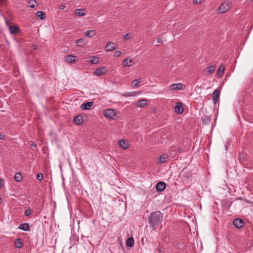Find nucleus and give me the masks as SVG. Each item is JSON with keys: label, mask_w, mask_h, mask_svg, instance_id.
<instances>
[{"label": "nucleus", "mask_w": 253, "mask_h": 253, "mask_svg": "<svg viewBox=\"0 0 253 253\" xmlns=\"http://www.w3.org/2000/svg\"><path fill=\"white\" fill-rule=\"evenodd\" d=\"M180 151H181V149H178V152H180Z\"/></svg>", "instance_id": "nucleus-51"}, {"label": "nucleus", "mask_w": 253, "mask_h": 253, "mask_svg": "<svg viewBox=\"0 0 253 253\" xmlns=\"http://www.w3.org/2000/svg\"><path fill=\"white\" fill-rule=\"evenodd\" d=\"M175 112L178 114H181L183 111L184 108L182 106L180 102H177L174 108Z\"/></svg>", "instance_id": "nucleus-7"}, {"label": "nucleus", "mask_w": 253, "mask_h": 253, "mask_svg": "<svg viewBox=\"0 0 253 253\" xmlns=\"http://www.w3.org/2000/svg\"><path fill=\"white\" fill-rule=\"evenodd\" d=\"M183 84L180 83L174 84L170 85L169 88L171 90H181L183 88Z\"/></svg>", "instance_id": "nucleus-8"}, {"label": "nucleus", "mask_w": 253, "mask_h": 253, "mask_svg": "<svg viewBox=\"0 0 253 253\" xmlns=\"http://www.w3.org/2000/svg\"><path fill=\"white\" fill-rule=\"evenodd\" d=\"M93 102L92 101L90 102H86L84 104H83L81 108L82 110H88L90 108V107L92 106Z\"/></svg>", "instance_id": "nucleus-9"}, {"label": "nucleus", "mask_w": 253, "mask_h": 253, "mask_svg": "<svg viewBox=\"0 0 253 253\" xmlns=\"http://www.w3.org/2000/svg\"><path fill=\"white\" fill-rule=\"evenodd\" d=\"M104 115L107 118L113 119H114V117L116 115V113L115 110L108 109L104 111Z\"/></svg>", "instance_id": "nucleus-3"}, {"label": "nucleus", "mask_w": 253, "mask_h": 253, "mask_svg": "<svg viewBox=\"0 0 253 253\" xmlns=\"http://www.w3.org/2000/svg\"><path fill=\"white\" fill-rule=\"evenodd\" d=\"M84 9H77L75 10V14L79 16H84L85 13L83 12Z\"/></svg>", "instance_id": "nucleus-26"}, {"label": "nucleus", "mask_w": 253, "mask_h": 253, "mask_svg": "<svg viewBox=\"0 0 253 253\" xmlns=\"http://www.w3.org/2000/svg\"><path fill=\"white\" fill-rule=\"evenodd\" d=\"M147 105V104L146 103V100L145 99L140 100L137 103V106L140 107H144Z\"/></svg>", "instance_id": "nucleus-23"}, {"label": "nucleus", "mask_w": 253, "mask_h": 253, "mask_svg": "<svg viewBox=\"0 0 253 253\" xmlns=\"http://www.w3.org/2000/svg\"><path fill=\"white\" fill-rule=\"evenodd\" d=\"M231 203L229 201L225 200L223 202L222 207L223 208V210L227 211L230 207Z\"/></svg>", "instance_id": "nucleus-18"}, {"label": "nucleus", "mask_w": 253, "mask_h": 253, "mask_svg": "<svg viewBox=\"0 0 253 253\" xmlns=\"http://www.w3.org/2000/svg\"><path fill=\"white\" fill-rule=\"evenodd\" d=\"M107 72L106 67H99L97 68L94 74L96 76H101L104 75Z\"/></svg>", "instance_id": "nucleus-5"}, {"label": "nucleus", "mask_w": 253, "mask_h": 253, "mask_svg": "<svg viewBox=\"0 0 253 253\" xmlns=\"http://www.w3.org/2000/svg\"><path fill=\"white\" fill-rule=\"evenodd\" d=\"M139 82L137 81V80H136V79L132 82V85L134 87H138L139 86Z\"/></svg>", "instance_id": "nucleus-31"}, {"label": "nucleus", "mask_w": 253, "mask_h": 253, "mask_svg": "<svg viewBox=\"0 0 253 253\" xmlns=\"http://www.w3.org/2000/svg\"><path fill=\"white\" fill-rule=\"evenodd\" d=\"M150 223V226L154 227V226H158L159 222H149Z\"/></svg>", "instance_id": "nucleus-36"}, {"label": "nucleus", "mask_w": 253, "mask_h": 253, "mask_svg": "<svg viewBox=\"0 0 253 253\" xmlns=\"http://www.w3.org/2000/svg\"><path fill=\"white\" fill-rule=\"evenodd\" d=\"M220 90L215 89L212 94V98H219L220 96Z\"/></svg>", "instance_id": "nucleus-27"}, {"label": "nucleus", "mask_w": 253, "mask_h": 253, "mask_svg": "<svg viewBox=\"0 0 253 253\" xmlns=\"http://www.w3.org/2000/svg\"><path fill=\"white\" fill-rule=\"evenodd\" d=\"M136 80L139 82V84L142 82L141 78H139V79H136Z\"/></svg>", "instance_id": "nucleus-45"}, {"label": "nucleus", "mask_w": 253, "mask_h": 253, "mask_svg": "<svg viewBox=\"0 0 253 253\" xmlns=\"http://www.w3.org/2000/svg\"><path fill=\"white\" fill-rule=\"evenodd\" d=\"M37 48V45H34V49H36Z\"/></svg>", "instance_id": "nucleus-50"}, {"label": "nucleus", "mask_w": 253, "mask_h": 253, "mask_svg": "<svg viewBox=\"0 0 253 253\" xmlns=\"http://www.w3.org/2000/svg\"><path fill=\"white\" fill-rule=\"evenodd\" d=\"M18 228L24 231H28L29 228V226L27 223H24L21 224L18 227Z\"/></svg>", "instance_id": "nucleus-21"}, {"label": "nucleus", "mask_w": 253, "mask_h": 253, "mask_svg": "<svg viewBox=\"0 0 253 253\" xmlns=\"http://www.w3.org/2000/svg\"><path fill=\"white\" fill-rule=\"evenodd\" d=\"M31 213H32V210L31 209H27L25 211L24 214L26 216H28L31 214Z\"/></svg>", "instance_id": "nucleus-32"}, {"label": "nucleus", "mask_w": 253, "mask_h": 253, "mask_svg": "<svg viewBox=\"0 0 253 253\" xmlns=\"http://www.w3.org/2000/svg\"><path fill=\"white\" fill-rule=\"evenodd\" d=\"M215 68H216L215 66H213V65L209 66V67H208L206 68L207 74L209 75H211L213 73V72L214 71Z\"/></svg>", "instance_id": "nucleus-15"}, {"label": "nucleus", "mask_w": 253, "mask_h": 253, "mask_svg": "<svg viewBox=\"0 0 253 253\" xmlns=\"http://www.w3.org/2000/svg\"><path fill=\"white\" fill-rule=\"evenodd\" d=\"M2 186V180L1 179H0V188H1Z\"/></svg>", "instance_id": "nucleus-46"}, {"label": "nucleus", "mask_w": 253, "mask_h": 253, "mask_svg": "<svg viewBox=\"0 0 253 253\" xmlns=\"http://www.w3.org/2000/svg\"><path fill=\"white\" fill-rule=\"evenodd\" d=\"M30 7H32V8H34L35 7V5L34 4H32L30 5Z\"/></svg>", "instance_id": "nucleus-48"}, {"label": "nucleus", "mask_w": 253, "mask_h": 253, "mask_svg": "<svg viewBox=\"0 0 253 253\" xmlns=\"http://www.w3.org/2000/svg\"><path fill=\"white\" fill-rule=\"evenodd\" d=\"M233 221H244L243 220L240 218H236L233 220Z\"/></svg>", "instance_id": "nucleus-39"}, {"label": "nucleus", "mask_w": 253, "mask_h": 253, "mask_svg": "<svg viewBox=\"0 0 253 253\" xmlns=\"http://www.w3.org/2000/svg\"><path fill=\"white\" fill-rule=\"evenodd\" d=\"M76 43L77 46L80 47L83 46L85 44V41L84 39H79L76 41Z\"/></svg>", "instance_id": "nucleus-22"}, {"label": "nucleus", "mask_w": 253, "mask_h": 253, "mask_svg": "<svg viewBox=\"0 0 253 253\" xmlns=\"http://www.w3.org/2000/svg\"><path fill=\"white\" fill-rule=\"evenodd\" d=\"M207 119L208 120V121H210L211 119V116H209V117H207Z\"/></svg>", "instance_id": "nucleus-47"}, {"label": "nucleus", "mask_w": 253, "mask_h": 253, "mask_svg": "<svg viewBox=\"0 0 253 253\" xmlns=\"http://www.w3.org/2000/svg\"><path fill=\"white\" fill-rule=\"evenodd\" d=\"M134 239L132 237H129L127 239L126 241V247H133L134 246Z\"/></svg>", "instance_id": "nucleus-13"}, {"label": "nucleus", "mask_w": 253, "mask_h": 253, "mask_svg": "<svg viewBox=\"0 0 253 253\" xmlns=\"http://www.w3.org/2000/svg\"><path fill=\"white\" fill-rule=\"evenodd\" d=\"M157 42H159V43H163V41L161 39H160V38H157Z\"/></svg>", "instance_id": "nucleus-43"}, {"label": "nucleus", "mask_w": 253, "mask_h": 253, "mask_svg": "<svg viewBox=\"0 0 253 253\" xmlns=\"http://www.w3.org/2000/svg\"><path fill=\"white\" fill-rule=\"evenodd\" d=\"M76 56L73 55H67L64 57L65 61L69 63H72L75 62Z\"/></svg>", "instance_id": "nucleus-10"}, {"label": "nucleus", "mask_w": 253, "mask_h": 253, "mask_svg": "<svg viewBox=\"0 0 253 253\" xmlns=\"http://www.w3.org/2000/svg\"><path fill=\"white\" fill-rule=\"evenodd\" d=\"M1 200V198H0V201Z\"/></svg>", "instance_id": "nucleus-53"}, {"label": "nucleus", "mask_w": 253, "mask_h": 253, "mask_svg": "<svg viewBox=\"0 0 253 253\" xmlns=\"http://www.w3.org/2000/svg\"><path fill=\"white\" fill-rule=\"evenodd\" d=\"M9 28L11 34H15L19 32V29L17 26L12 25L10 26Z\"/></svg>", "instance_id": "nucleus-14"}, {"label": "nucleus", "mask_w": 253, "mask_h": 253, "mask_svg": "<svg viewBox=\"0 0 253 253\" xmlns=\"http://www.w3.org/2000/svg\"><path fill=\"white\" fill-rule=\"evenodd\" d=\"M65 8V5H64V4H61L59 6V9L60 10H63L64 8Z\"/></svg>", "instance_id": "nucleus-38"}, {"label": "nucleus", "mask_w": 253, "mask_h": 253, "mask_svg": "<svg viewBox=\"0 0 253 253\" xmlns=\"http://www.w3.org/2000/svg\"><path fill=\"white\" fill-rule=\"evenodd\" d=\"M15 246L17 248H21L23 247V243H22L21 239L20 238H17L15 240Z\"/></svg>", "instance_id": "nucleus-16"}, {"label": "nucleus", "mask_w": 253, "mask_h": 253, "mask_svg": "<svg viewBox=\"0 0 253 253\" xmlns=\"http://www.w3.org/2000/svg\"><path fill=\"white\" fill-rule=\"evenodd\" d=\"M163 220L162 213L160 211H155L151 213L149 221H160Z\"/></svg>", "instance_id": "nucleus-1"}, {"label": "nucleus", "mask_w": 253, "mask_h": 253, "mask_svg": "<svg viewBox=\"0 0 253 253\" xmlns=\"http://www.w3.org/2000/svg\"><path fill=\"white\" fill-rule=\"evenodd\" d=\"M32 2H33V3H36V1L35 0H31Z\"/></svg>", "instance_id": "nucleus-49"}, {"label": "nucleus", "mask_w": 253, "mask_h": 253, "mask_svg": "<svg viewBox=\"0 0 253 253\" xmlns=\"http://www.w3.org/2000/svg\"><path fill=\"white\" fill-rule=\"evenodd\" d=\"M131 38V37L130 36V34L127 33L124 36V40H129V39H130Z\"/></svg>", "instance_id": "nucleus-33"}, {"label": "nucleus", "mask_w": 253, "mask_h": 253, "mask_svg": "<svg viewBox=\"0 0 253 253\" xmlns=\"http://www.w3.org/2000/svg\"><path fill=\"white\" fill-rule=\"evenodd\" d=\"M166 187V183L163 181H160L157 183L156 185V189L157 191L161 192L165 189Z\"/></svg>", "instance_id": "nucleus-4"}, {"label": "nucleus", "mask_w": 253, "mask_h": 253, "mask_svg": "<svg viewBox=\"0 0 253 253\" xmlns=\"http://www.w3.org/2000/svg\"><path fill=\"white\" fill-rule=\"evenodd\" d=\"M157 250H158V252H159V253H163V252H164V251L161 246H159L158 247Z\"/></svg>", "instance_id": "nucleus-37"}, {"label": "nucleus", "mask_w": 253, "mask_h": 253, "mask_svg": "<svg viewBox=\"0 0 253 253\" xmlns=\"http://www.w3.org/2000/svg\"><path fill=\"white\" fill-rule=\"evenodd\" d=\"M83 118L81 115H79L74 118L73 122L78 125H82L83 123Z\"/></svg>", "instance_id": "nucleus-6"}, {"label": "nucleus", "mask_w": 253, "mask_h": 253, "mask_svg": "<svg viewBox=\"0 0 253 253\" xmlns=\"http://www.w3.org/2000/svg\"><path fill=\"white\" fill-rule=\"evenodd\" d=\"M43 178V175L41 173H39L37 175V179L40 181L42 180Z\"/></svg>", "instance_id": "nucleus-34"}, {"label": "nucleus", "mask_w": 253, "mask_h": 253, "mask_svg": "<svg viewBox=\"0 0 253 253\" xmlns=\"http://www.w3.org/2000/svg\"><path fill=\"white\" fill-rule=\"evenodd\" d=\"M202 1V0H194L195 3H200Z\"/></svg>", "instance_id": "nucleus-40"}, {"label": "nucleus", "mask_w": 253, "mask_h": 253, "mask_svg": "<svg viewBox=\"0 0 253 253\" xmlns=\"http://www.w3.org/2000/svg\"><path fill=\"white\" fill-rule=\"evenodd\" d=\"M4 138V135L1 134H0V139L3 140Z\"/></svg>", "instance_id": "nucleus-44"}, {"label": "nucleus", "mask_w": 253, "mask_h": 253, "mask_svg": "<svg viewBox=\"0 0 253 253\" xmlns=\"http://www.w3.org/2000/svg\"><path fill=\"white\" fill-rule=\"evenodd\" d=\"M225 67L223 65H221L218 67L217 70V74L219 76H221L224 72Z\"/></svg>", "instance_id": "nucleus-24"}, {"label": "nucleus", "mask_w": 253, "mask_h": 253, "mask_svg": "<svg viewBox=\"0 0 253 253\" xmlns=\"http://www.w3.org/2000/svg\"><path fill=\"white\" fill-rule=\"evenodd\" d=\"M90 62L92 64H97L98 62V58L95 56L91 57Z\"/></svg>", "instance_id": "nucleus-30"}, {"label": "nucleus", "mask_w": 253, "mask_h": 253, "mask_svg": "<svg viewBox=\"0 0 253 253\" xmlns=\"http://www.w3.org/2000/svg\"><path fill=\"white\" fill-rule=\"evenodd\" d=\"M22 175L20 172H16L15 174L14 178L17 182H20L22 180Z\"/></svg>", "instance_id": "nucleus-20"}, {"label": "nucleus", "mask_w": 253, "mask_h": 253, "mask_svg": "<svg viewBox=\"0 0 253 253\" xmlns=\"http://www.w3.org/2000/svg\"><path fill=\"white\" fill-rule=\"evenodd\" d=\"M120 146L124 149H126L129 147L128 143L124 139L119 140Z\"/></svg>", "instance_id": "nucleus-11"}, {"label": "nucleus", "mask_w": 253, "mask_h": 253, "mask_svg": "<svg viewBox=\"0 0 253 253\" xmlns=\"http://www.w3.org/2000/svg\"><path fill=\"white\" fill-rule=\"evenodd\" d=\"M31 146L32 147L35 148V147H36L37 145H36V144L35 143L32 142L31 144Z\"/></svg>", "instance_id": "nucleus-42"}, {"label": "nucleus", "mask_w": 253, "mask_h": 253, "mask_svg": "<svg viewBox=\"0 0 253 253\" xmlns=\"http://www.w3.org/2000/svg\"><path fill=\"white\" fill-rule=\"evenodd\" d=\"M168 159V157L167 154H164L161 156L159 159L161 163H164L166 162Z\"/></svg>", "instance_id": "nucleus-25"}, {"label": "nucleus", "mask_w": 253, "mask_h": 253, "mask_svg": "<svg viewBox=\"0 0 253 253\" xmlns=\"http://www.w3.org/2000/svg\"><path fill=\"white\" fill-rule=\"evenodd\" d=\"M230 6L228 2H223L217 9V12L219 13H223L229 10Z\"/></svg>", "instance_id": "nucleus-2"}, {"label": "nucleus", "mask_w": 253, "mask_h": 253, "mask_svg": "<svg viewBox=\"0 0 253 253\" xmlns=\"http://www.w3.org/2000/svg\"><path fill=\"white\" fill-rule=\"evenodd\" d=\"M95 34H96V32H95V31H94V30L87 31L86 32H85V33H84V35H85V36L89 37V38H92V37H94L95 35Z\"/></svg>", "instance_id": "nucleus-19"}, {"label": "nucleus", "mask_w": 253, "mask_h": 253, "mask_svg": "<svg viewBox=\"0 0 253 253\" xmlns=\"http://www.w3.org/2000/svg\"><path fill=\"white\" fill-rule=\"evenodd\" d=\"M36 15L37 17L41 20H43L45 18V13L44 12L39 11L36 12Z\"/></svg>", "instance_id": "nucleus-17"}, {"label": "nucleus", "mask_w": 253, "mask_h": 253, "mask_svg": "<svg viewBox=\"0 0 253 253\" xmlns=\"http://www.w3.org/2000/svg\"><path fill=\"white\" fill-rule=\"evenodd\" d=\"M122 53L120 51L117 50L115 52V55L117 57H119L121 55Z\"/></svg>", "instance_id": "nucleus-35"}, {"label": "nucleus", "mask_w": 253, "mask_h": 253, "mask_svg": "<svg viewBox=\"0 0 253 253\" xmlns=\"http://www.w3.org/2000/svg\"><path fill=\"white\" fill-rule=\"evenodd\" d=\"M132 61V59H125L123 61V65L126 67H130L131 65L129 64V63H131Z\"/></svg>", "instance_id": "nucleus-28"}, {"label": "nucleus", "mask_w": 253, "mask_h": 253, "mask_svg": "<svg viewBox=\"0 0 253 253\" xmlns=\"http://www.w3.org/2000/svg\"><path fill=\"white\" fill-rule=\"evenodd\" d=\"M115 44L114 42H109L107 43L105 46V50L106 51H110L114 50L115 48L112 45Z\"/></svg>", "instance_id": "nucleus-12"}, {"label": "nucleus", "mask_w": 253, "mask_h": 253, "mask_svg": "<svg viewBox=\"0 0 253 253\" xmlns=\"http://www.w3.org/2000/svg\"><path fill=\"white\" fill-rule=\"evenodd\" d=\"M234 226L237 228H241L244 226V222H233Z\"/></svg>", "instance_id": "nucleus-29"}, {"label": "nucleus", "mask_w": 253, "mask_h": 253, "mask_svg": "<svg viewBox=\"0 0 253 253\" xmlns=\"http://www.w3.org/2000/svg\"><path fill=\"white\" fill-rule=\"evenodd\" d=\"M214 104H215L219 98H212Z\"/></svg>", "instance_id": "nucleus-41"}, {"label": "nucleus", "mask_w": 253, "mask_h": 253, "mask_svg": "<svg viewBox=\"0 0 253 253\" xmlns=\"http://www.w3.org/2000/svg\"><path fill=\"white\" fill-rule=\"evenodd\" d=\"M249 1H253V0H248Z\"/></svg>", "instance_id": "nucleus-52"}]
</instances>
